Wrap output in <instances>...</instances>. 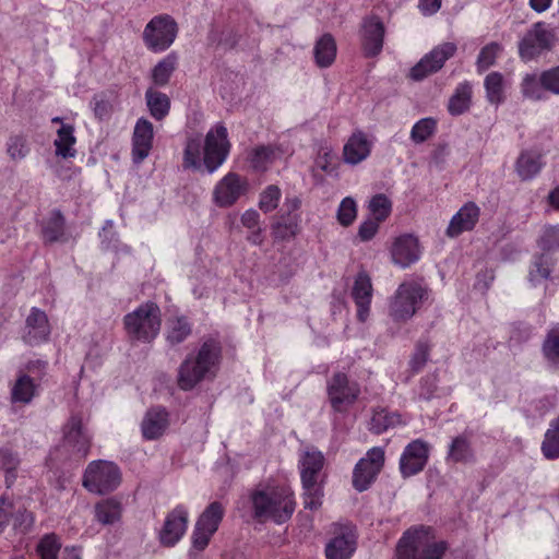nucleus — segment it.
I'll use <instances>...</instances> for the list:
<instances>
[{
	"instance_id": "obj_1",
	"label": "nucleus",
	"mask_w": 559,
	"mask_h": 559,
	"mask_svg": "<svg viewBox=\"0 0 559 559\" xmlns=\"http://www.w3.org/2000/svg\"><path fill=\"white\" fill-rule=\"evenodd\" d=\"M252 518L259 523L287 522L296 507L293 491L286 486L260 485L250 495Z\"/></svg>"
},
{
	"instance_id": "obj_2",
	"label": "nucleus",
	"mask_w": 559,
	"mask_h": 559,
	"mask_svg": "<svg viewBox=\"0 0 559 559\" xmlns=\"http://www.w3.org/2000/svg\"><path fill=\"white\" fill-rule=\"evenodd\" d=\"M221 358V345L217 341L206 340L195 356L189 355L179 366L177 384L183 391H190L201 381L214 377Z\"/></svg>"
},
{
	"instance_id": "obj_3",
	"label": "nucleus",
	"mask_w": 559,
	"mask_h": 559,
	"mask_svg": "<svg viewBox=\"0 0 559 559\" xmlns=\"http://www.w3.org/2000/svg\"><path fill=\"white\" fill-rule=\"evenodd\" d=\"M449 545L436 540L429 526H412L405 531L396 545V559H441Z\"/></svg>"
},
{
	"instance_id": "obj_4",
	"label": "nucleus",
	"mask_w": 559,
	"mask_h": 559,
	"mask_svg": "<svg viewBox=\"0 0 559 559\" xmlns=\"http://www.w3.org/2000/svg\"><path fill=\"white\" fill-rule=\"evenodd\" d=\"M128 335L136 341L151 342L160 330V310L154 302H145L124 319Z\"/></svg>"
},
{
	"instance_id": "obj_5",
	"label": "nucleus",
	"mask_w": 559,
	"mask_h": 559,
	"mask_svg": "<svg viewBox=\"0 0 559 559\" xmlns=\"http://www.w3.org/2000/svg\"><path fill=\"white\" fill-rule=\"evenodd\" d=\"M324 456L320 451L308 450L300 460V473L305 489V508L314 510L321 506L322 490L317 485L318 473L322 469Z\"/></svg>"
},
{
	"instance_id": "obj_6",
	"label": "nucleus",
	"mask_w": 559,
	"mask_h": 559,
	"mask_svg": "<svg viewBox=\"0 0 559 559\" xmlns=\"http://www.w3.org/2000/svg\"><path fill=\"white\" fill-rule=\"evenodd\" d=\"M121 474L116 464L109 461H93L84 473L83 486L93 493L105 495L120 485Z\"/></svg>"
},
{
	"instance_id": "obj_7",
	"label": "nucleus",
	"mask_w": 559,
	"mask_h": 559,
	"mask_svg": "<svg viewBox=\"0 0 559 559\" xmlns=\"http://www.w3.org/2000/svg\"><path fill=\"white\" fill-rule=\"evenodd\" d=\"M177 32V23L171 16L157 15L146 24L143 40L150 50L164 51L174 43Z\"/></svg>"
},
{
	"instance_id": "obj_8",
	"label": "nucleus",
	"mask_w": 559,
	"mask_h": 559,
	"mask_svg": "<svg viewBox=\"0 0 559 559\" xmlns=\"http://www.w3.org/2000/svg\"><path fill=\"white\" fill-rule=\"evenodd\" d=\"M555 34L545 23H535L519 44V53L524 61H530L552 48Z\"/></svg>"
},
{
	"instance_id": "obj_9",
	"label": "nucleus",
	"mask_w": 559,
	"mask_h": 559,
	"mask_svg": "<svg viewBox=\"0 0 559 559\" xmlns=\"http://www.w3.org/2000/svg\"><path fill=\"white\" fill-rule=\"evenodd\" d=\"M425 290L416 283H403L399 286L390 306V314L395 321H406L419 307Z\"/></svg>"
},
{
	"instance_id": "obj_10",
	"label": "nucleus",
	"mask_w": 559,
	"mask_h": 559,
	"mask_svg": "<svg viewBox=\"0 0 559 559\" xmlns=\"http://www.w3.org/2000/svg\"><path fill=\"white\" fill-rule=\"evenodd\" d=\"M225 509L218 501L210 503L199 516L192 534V546L197 550H204L212 536L218 530Z\"/></svg>"
},
{
	"instance_id": "obj_11",
	"label": "nucleus",
	"mask_w": 559,
	"mask_h": 559,
	"mask_svg": "<svg viewBox=\"0 0 559 559\" xmlns=\"http://www.w3.org/2000/svg\"><path fill=\"white\" fill-rule=\"evenodd\" d=\"M63 449L70 460L81 461L86 457L91 448V436L82 419L72 416L63 429Z\"/></svg>"
},
{
	"instance_id": "obj_12",
	"label": "nucleus",
	"mask_w": 559,
	"mask_h": 559,
	"mask_svg": "<svg viewBox=\"0 0 559 559\" xmlns=\"http://www.w3.org/2000/svg\"><path fill=\"white\" fill-rule=\"evenodd\" d=\"M384 465V450L380 447L370 449L366 456L360 459L353 472V486L358 491L367 490L376 480Z\"/></svg>"
},
{
	"instance_id": "obj_13",
	"label": "nucleus",
	"mask_w": 559,
	"mask_h": 559,
	"mask_svg": "<svg viewBox=\"0 0 559 559\" xmlns=\"http://www.w3.org/2000/svg\"><path fill=\"white\" fill-rule=\"evenodd\" d=\"M227 135V129L223 124H217L207 132L203 147V164L209 173H213L225 162L229 153Z\"/></svg>"
},
{
	"instance_id": "obj_14",
	"label": "nucleus",
	"mask_w": 559,
	"mask_h": 559,
	"mask_svg": "<svg viewBox=\"0 0 559 559\" xmlns=\"http://www.w3.org/2000/svg\"><path fill=\"white\" fill-rule=\"evenodd\" d=\"M329 399L336 412H344L355 403L360 394V388L356 382L348 380L344 373L333 376L328 385Z\"/></svg>"
},
{
	"instance_id": "obj_15",
	"label": "nucleus",
	"mask_w": 559,
	"mask_h": 559,
	"mask_svg": "<svg viewBox=\"0 0 559 559\" xmlns=\"http://www.w3.org/2000/svg\"><path fill=\"white\" fill-rule=\"evenodd\" d=\"M455 51L456 46L453 43H443L437 46L411 69V79L420 81L429 74L439 71Z\"/></svg>"
},
{
	"instance_id": "obj_16",
	"label": "nucleus",
	"mask_w": 559,
	"mask_h": 559,
	"mask_svg": "<svg viewBox=\"0 0 559 559\" xmlns=\"http://www.w3.org/2000/svg\"><path fill=\"white\" fill-rule=\"evenodd\" d=\"M429 459V444L416 439L408 443L400 459V472L404 478L420 473Z\"/></svg>"
},
{
	"instance_id": "obj_17",
	"label": "nucleus",
	"mask_w": 559,
	"mask_h": 559,
	"mask_svg": "<svg viewBox=\"0 0 559 559\" xmlns=\"http://www.w3.org/2000/svg\"><path fill=\"white\" fill-rule=\"evenodd\" d=\"M357 535L353 526H338L335 536L328 543L325 554L329 559H348L356 549Z\"/></svg>"
},
{
	"instance_id": "obj_18",
	"label": "nucleus",
	"mask_w": 559,
	"mask_h": 559,
	"mask_svg": "<svg viewBox=\"0 0 559 559\" xmlns=\"http://www.w3.org/2000/svg\"><path fill=\"white\" fill-rule=\"evenodd\" d=\"M246 190V180L237 174L229 173L216 185L214 201L221 207L231 206Z\"/></svg>"
},
{
	"instance_id": "obj_19",
	"label": "nucleus",
	"mask_w": 559,
	"mask_h": 559,
	"mask_svg": "<svg viewBox=\"0 0 559 559\" xmlns=\"http://www.w3.org/2000/svg\"><path fill=\"white\" fill-rule=\"evenodd\" d=\"M188 524V512L182 506L175 508L166 516L160 531V543L165 546H174L183 536Z\"/></svg>"
},
{
	"instance_id": "obj_20",
	"label": "nucleus",
	"mask_w": 559,
	"mask_h": 559,
	"mask_svg": "<svg viewBox=\"0 0 559 559\" xmlns=\"http://www.w3.org/2000/svg\"><path fill=\"white\" fill-rule=\"evenodd\" d=\"M153 124L145 118H140L134 127L132 136V158L136 164L142 163L153 146Z\"/></svg>"
},
{
	"instance_id": "obj_21",
	"label": "nucleus",
	"mask_w": 559,
	"mask_h": 559,
	"mask_svg": "<svg viewBox=\"0 0 559 559\" xmlns=\"http://www.w3.org/2000/svg\"><path fill=\"white\" fill-rule=\"evenodd\" d=\"M49 334L50 325L47 314L38 308H32L25 322L24 342L29 345H37L47 341Z\"/></svg>"
},
{
	"instance_id": "obj_22",
	"label": "nucleus",
	"mask_w": 559,
	"mask_h": 559,
	"mask_svg": "<svg viewBox=\"0 0 559 559\" xmlns=\"http://www.w3.org/2000/svg\"><path fill=\"white\" fill-rule=\"evenodd\" d=\"M38 388L37 379L21 370L11 384L10 400L13 404L27 405L38 394Z\"/></svg>"
},
{
	"instance_id": "obj_23",
	"label": "nucleus",
	"mask_w": 559,
	"mask_h": 559,
	"mask_svg": "<svg viewBox=\"0 0 559 559\" xmlns=\"http://www.w3.org/2000/svg\"><path fill=\"white\" fill-rule=\"evenodd\" d=\"M479 214L480 210L475 203L464 204L450 221L447 235L454 238L464 231L472 230L478 222Z\"/></svg>"
},
{
	"instance_id": "obj_24",
	"label": "nucleus",
	"mask_w": 559,
	"mask_h": 559,
	"mask_svg": "<svg viewBox=\"0 0 559 559\" xmlns=\"http://www.w3.org/2000/svg\"><path fill=\"white\" fill-rule=\"evenodd\" d=\"M383 36V23L377 16H370L364 20L362 46L367 56H377L382 50Z\"/></svg>"
},
{
	"instance_id": "obj_25",
	"label": "nucleus",
	"mask_w": 559,
	"mask_h": 559,
	"mask_svg": "<svg viewBox=\"0 0 559 559\" xmlns=\"http://www.w3.org/2000/svg\"><path fill=\"white\" fill-rule=\"evenodd\" d=\"M447 461L454 464H472L476 461V452L472 443V437L461 433L453 437L449 443Z\"/></svg>"
},
{
	"instance_id": "obj_26",
	"label": "nucleus",
	"mask_w": 559,
	"mask_h": 559,
	"mask_svg": "<svg viewBox=\"0 0 559 559\" xmlns=\"http://www.w3.org/2000/svg\"><path fill=\"white\" fill-rule=\"evenodd\" d=\"M352 295L357 306V318L359 321L365 322L369 316L372 297L371 281L365 272H360L357 275Z\"/></svg>"
},
{
	"instance_id": "obj_27",
	"label": "nucleus",
	"mask_w": 559,
	"mask_h": 559,
	"mask_svg": "<svg viewBox=\"0 0 559 559\" xmlns=\"http://www.w3.org/2000/svg\"><path fill=\"white\" fill-rule=\"evenodd\" d=\"M392 260L395 264L406 267L419 259V245L412 235L399 237L392 247Z\"/></svg>"
},
{
	"instance_id": "obj_28",
	"label": "nucleus",
	"mask_w": 559,
	"mask_h": 559,
	"mask_svg": "<svg viewBox=\"0 0 559 559\" xmlns=\"http://www.w3.org/2000/svg\"><path fill=\"white\" fill-rule=\"evenodd\" d=\"M370 151L371 142L367 135L361 131L354 132L343 147L344 162L357 165L370 155Z\"/></svg>"
},
{
	"instance_id": "obj_29",
	"label": "nucleus",
	"mask_w": 559,
	"mask_h": 559,
	"mask_svg": "<svg viewBox=\"0 0 559 559\" xmlns=\"http://www.w3.org/2000/svg\"><path fill=\"white\" fill-rule=\"evenodd\" d=\"M168 427V413L163 407H154L146 412L142 424V435L146 440H156Z\"/></svg>"
},
{
	"instance_id": "obj_30",
	"label": "nucleus",
	"mask_w": 559,
	"mask_h": 559,
	"mask_svg": "<svg viewBox=\"0 0 559 559\" xmlns=\"http://www.w3.org/2000/svg\"><path fill=\"white\" fill-rule=\"evenodd\" d=\"M41 236L45 243L67 242L66 219L59 211H53L41 224Z\"/></svg>"
},
{
	"instance_id": "obj_31",
	"label": "nucleus",
	"mask_w": 559,
	"mask_h": 559,
	"mask_svg": "<svg viewBox=\"0 0 559 559\" xmlns=\"http://www.w3.org/2000/svg\"><path fill=\"white\" fill-rule=\"evenodd\" d=\"M191 333L192 325L183 316L171 318L166 323V341L173 346L185 342Z\"/></svg>"
},
{
	"instance_id": "obj_32",
	"label": "nucleus",
	"mask_w": 559,
	"mask_h": 559,
	"mask_svg": "<svg viewBox=\"0 0 559 559\" xmlns=\"http://www.w3.org/2000/svg\"><path fill=\"white\" fill-rule=\"evenodd\" d=\"M145 100L150 114L154 119L163 120L169 114L170 99L166 94L148 88L145 92Z\"/></svg>"
},
{
	"instance_id": "obj_33",
	"label": "nucleus",
	"mask_w": 559,
	"mask_h": 559,
	"mask_svg": "<svg viewBox=\"0 0 559 559\" xmlns=\"http://www.w3.org/2000/svg\"><path fill=\"white\" fill-rule=\"evenodd\" d=\"M556 261L551 255L540 253L536 255L532 262L528 272V280L532 284L536 285L545 280H548Z\"/></svg>"
},
{
	"instance_id": "obj_34",
	"label": "nucleus",
	"mask_w": 559,
	"mask_h": 559,
	"mask_svg": "<svg viewBox=\"0 0 559 559\" xmlns=\"http://www.w3.org/2000/svg\"><path fill=\"white\" fill-rule=\"evenodd\" d=\"M540 155L534 152H523L516 160V173L522 180H530L542 169Z\"/></svg>"
},
{
	"instance_id": "obj_35",
	"label": "nucleus",
	"mask_w": 559,
	"mask_h": 559,
	"mask_svg": "<svg viewBox=\"0 0 559 559\" xmlns=\"http://www.w3.org/2000/svg\"><path fill=\"white\" fill-rule=\"evenodd\" d=\"M122 512L121 503L116 499H105L95 506V518L104 524H114L120 520Z\"/></svg>"
},
{
	"instance_id": "obj_36",
	"label": "nucleus",
	"mask_w": 559,
	"mask_h": 559,
	"mask_svg": "<svg viewBox=\"0 0 559 559\" xmlns=\"http://www.w3.org/2000/svg\"><path fill=\"white\" fill-rule=\"evenodd\" d=\"M75 142L74 128L71 124H62L57 131V139L55 140L56 154L63 158L74 157L76 152L73 145Z\"/></svg>"
},
{
	"instance_id": "obj_37",
	"label": "nucleus",
	"mask_w": 559,
	"mask_h": 559,
	"mask_svg": "<svg viewBox=\"0 0 559 559\" xmlns=\"http://www.w3.org/2000/svg\"><path fill=\"white\" fill-rule=\"evenodd\" d=\"M336 56V44L330 34L323 35L314 46L316 62L321 68L332 64Z\"/></svg>"
},
{
	"instance_id": "obj_38",
	"label": "nucleus",
	"mask_w": 559,
	"mask_h": 559,
	"mask_svg": "<svg viewBox=\"0 0 559 559\" xmlns=\"http://www.w3.org/2000/svg\"><path fill=\"white\" fill-rule=\"evenodd\" d=\"M472 86L468 82L461 83L449 100L448 109L451 115L459 116L465 112L471 105Z\"/></svg>"
},
{
	"instance_id": "obj_39",
	"label": "nucleus",
	"mask_w": 559,
	"mask_h": 559,
	"mask_svg": "<svg viewBox=\"0 0 559 559\" xmlns=\"http://www.w3.org/2000/svg\"><path fill=\"white\" fill-rule=\"evenodd\" d=\"M299 215L286 216V214H281L278 221L272 226L274 237L281 240L295 237L299 230Z\"/></svg>"
},
{
	"instance_id": "obj_40",
	"label": "nucleus",
	"mask_w": 559,
	"mask_h": 559,
	"mask_svg": "<svg viewBox=\"0 0 559 559\" xmlns=\"http://www.w3.org/2000/svg\"><path fill=\"white\" fill-rule=\"evenodd\" d=\"M542 452L548 460L559 457V416L550 423L545 433Z\"/></svg>"
},
{
	"instance_id": "obj_41",
	"label": "nucleus",
	"mask_w": 559,
	"mask_h": 559,
	"mask_svg": "<svg viewBox=\"0 0 559 559\" xmlns=\"http://www.w3.org/2000/svg\"><path fill=\"white\" fill-rule=\"evenodd\" d=\"M20 465L19 455L11 449H0V468L5 473L7 487H11L16 479V471Z\"/></svg>"
},
{
	"instance_id": "obj_42",
	"label": "nucleus",
	"mask_w": 559,
	"mask_h": 559,
	"mask_svg": "<svg viewBox=\"0 0 559 559\" xmlns=\"http://www.w3.org/2000/svg\"><path fill=\"white\" fill-rule=\"evenodd\" d=\"M486 98L490 104L499 105L503 102V76L499 72H491L485 78Z\"/></svg>"
},
{
	"instance_id": "obj_43",
	"label": "nucleus",
	"mask_w": 559,
	"mask_h": 559,
	"mask_svg": "<svg viewBox=\"0 0 559 559\" xmlns=\"http://www.w3.org/2000/svg\"><path fill=\"white\" fill-rule=\"evenodd\" d=\"M401 423L399 414H390L385 409L374 411L370 419L369 430L380 435Z\"/></svg>"
},
{
	"instance_id": "obj_44",
	"label": "nucleus",
	"mask_w": 559,
	"mask_h": 559,
	"mask_svg": "<svg viewBox=\"0 0 559 559\" xmlns=\"http://www.w3.org/2000/svg\"><path fill=\"white\" fill-rule=\"evenodd\" d=\"M545 359L555 367H559V326L550 329L543 343Z\"/></svg>"
},
{
	"instance_id": "obj_45",
	"label": "nucleus",
	"mask_w": 559,
	"mask_h": 559,
	"mask_svg": "<svg viewBox=\"0 0 559 559\" xmlns=\"http://www.w3.org/2000/svg\"><path fill=\"white\" fill-rule=\"evenodd\" d=\"M176 69V57L168 55L160 60L152 71V79L155 85L165 86Z\"/></svg>"
},
{
	"instance_id": "obj_46",
	"label": "nucleus",
	"mask_w": 559,
	"mask_h": 559,
	"mask_svg": "<svg viewBox=\"0 0 559 559\" xmlns=\"http://www.w3.org/2000/svg\"><path fill=\"white\" fill-rule=\"evenodd\" d=\"M538 247L542 253L551 255L559 251V225L546 226L538 239Z\"/></svg>"
},
{
	"instance_id": "obj_47",
	"label": "nucleus",
	"mask_w": 559,
	"mask_h": 559,
	"mask_svg": "<svg viewBox=\"0 0 559 559\" xmlns=\"http://www.w3.org/2000/svg\"><path fill=\"white\" fill-rule=\"evenodd\" d=\"M60 549L61 543L59 537L53 533L44 535L36 547L40 559H58Z\"/></svg>"
},
{
	"instance_id": "obj_48",
	"label": "nucleus",
	"mask_w": 559,
	"mask_h": 559,
	"mask_svg": "<svg viewBox=\"0 0 559 559\" xmlns=\"http://www.w3.org/2000/svg\"><path fill=\"white\" fill-rule=\"evenodd\" d=\"M437 129V120L428 117L417 121L411 131V139L414 143L420 144L427 141Z\"/></svg>"
},
{
	"instance_id": "obj_49",
	"label": "nucleus",
	"mask_w": 559,
	"mask_h": 559,
	"mask_svg": "<svg viewBox=\"0 0 559 559\" xmlns=\"http://www.w3.org/2000/svg\"><path fill=\"white\" fill-rule=\"evenodd\" d=\"M368 209L374 219L382 222L390 215L392 203L385 194L379 193L369 201Z\"/></svg>"
},
{
	"instance_id": "obj_50",
	"label": "nucleus",
	"mask_w": 559,
	"mask_h": 559,
	"mask_svg": "<svg viewBox=\"0 0 559 559\" xmlns=\"http://www.w3.org/2000/svg\"><path fill=\"white\" fill-rule=\"evenodd\" d=\"M201 150H202V141L200 138L190 139L187 142V145L185 148V158H183L185 167L195 168V169H199L202 167Z\"/></svg>"
},
{
	"instance_id": "obj_51",
	"label": "nucleus",
	"mask_w": 559,
	"mask_h": 559,
	"mask_svg": "<svg viewBox=\"0 0 559 559\" xmlns=\"http://www.w3.org/2000/svg\"><path fill=\"white\" fill-rule=\"evenodd\" d=\"M501 51V46L498 43H490L486 45L477 57V69L483 72L495 64L496 58Z\"/></svg>"
},
{
	"instance_id": "obj_52",
	"label": "nucleus",
	"mask_w": 559,
	"mask_h": 559,
	"mask_svg": "<svg viewBox=\"0 0 559 559\" xmlns=\"http://www.w3.org/2000/svg\"><path fill=\"white\" fill-rule=\"evenodd\" d=\"M29 152L26 139L23 135H12L7 142V153L12 160L24 159Z\"/></svg>"
},
{
	"instance_id": "obj_53",
	"label": "nucleus",
	"mask_w": 559,
	"mask_h": 559,
	"mask_svg": "<svg viewBox=\"0 0 559 559\" xmlns=\"http://www.w3.org/2000/svg\"><path fill=\"white\" fill-rule=\"evenodd\" d=\"M281 194V189L277 186L271 185L266 187L260 197V210H262L264 213H269L275 210L278 205Z\"/></svg>"
},
{
	"instance_id": "obj_54",
	"label": "nucleus",
	"mask_w": 559,
	"mask_h": 559,
	"mask_svg": "<svg viewBox=\"0 0 559 559\" xmlns=\"http://www.w3.org/2000/svg\"><path fill=\"white\" fill-rule=\"evenodd\" d=\"M357 207L352 198H345L337 210V221L343 226H349L356 218Z\"/></svg>"
},
{
	"instance_id": "obj_55",
	"label": "nucleus",
	"mask_w": 559,
	"mask_h": 559,
	"mask_svg": "<svg viewBox=\"0 0 559 559\" xmlns=\"http://www.w3.org/2000/svg\"><path fill=\"white\" fill-rule=\"evenodd\" d=\"M13 527L21 533L28 532L34 524L33 513L27 511L26 509L15 508L13 506Z\"/></svg>"
},
{
	"instance_id": "obj_56",
	"label": "nucleus",
	"mask_w": 559,
	"mask_h": 559,
	"mask_svg": "<svg viewBox=\"0 0 559 559\" xmlns=\"http://www.w3.org/2000/svg\"><path fill=\"white\" fill-rule=\"evenodd\" d=\"M539 82L543 88L559 95V66L543 71Z\"/></svg>"
},
{
	"instance_id": "obj_57",
	"label": "nucleus",
	"mask_w": 559,
	"mask_h": 559,
	"mask_svg": "<svg viewBox=\"0 0 559 559\" xmlns=\"http://www.w3.org/2000/svg\"><path fill=\"white\" fill-rule=\"evenodd\" d=\"M542 85L535 74H526L522 82V93L526 98L538 100L542 98Z\"/></svg>"
},
{
	"instance_id": "obj_58",
	"label": "nucleus",
	"mask_w": 559,
	"mask_h": 559,
	"mask_svg": "<svg viewBox=\"0 0 559 559\" xmlns=\"http://www.w3.org/2000/svg\"><path fill=\"white\" fill-rule=\"evenodd\" d=\"M274 152L267 146H260L252 151L251 164L255 169H264L266 164L271 162Z\"/></svg>"
},
{
	"instance_id": "obj_59",
	"label": "nucleus",
	"mask_w": 559,
	"mask_h": 559,
	"mask_svg": "<svg viewBox=\"0 0 559 559\" xmlns=\"http://www.w3.org/2000/svg\"><path fill=\"white\" fill-rule=\"evenodd\" d=\"M429 357V347L425 343H418L415 353L409 361L413 371H419L427 362Z\"/></svg>"
},
{
	"instance_id": "obj_60",
	"label": "nucleus",
	"mask_w": 559,
	"mask_h": 559,
	"mask_svg": "<svg viewBox=\"0 0 559 559\" xmlns=\"http://www.w3.org/2000/svg\"><path fill=\"white\" fill-rule=\"evenodd\" d=\"M380 222L374 218H368L362 222L358 229V236L362 241H368L377 234Z\"/></svg>"
},
{
	"instance_id": "obj_61",
	"label": "nucleus",
	"mask_w": 559,
	"mask_h": 559,
	"mask_svg": "<svg viewBox=\"0 0 559 559\" xmlns=\"http://www.w3.org/2000/svg\"><path fill=\"white\" fill-rule=\"evenodd\" d=\"M93 110L98 119L108 118L111 112V104L103 96H95L92 100Z\"/></svg>"
},
{
	"instance_id": "obj_62",
	"label": "nucleus",
	"mask_w": 559,
	"mask_h": 559,
	"mask_svg": "<svg viewBox=\"0 0 559 559\" xmlns=\"http://www.w3.org/2000/svg\"><path fill=\"white\" fill-rule=\"evenodd\" d=\"M13 514V504L5 499H0V533L9 525Z\"/></svg>"
},
{
	"instance_id": "obj_63",
	"label": "nucleus",
	"mask_w": 559,
	"mask_h": 559,
	"mask_svg": "<svg viewBox=\"0 0 559 559\" xmlns=\"http://www.w3.org/2000/svg\"><path fill=\"white\" fill-rule=\"evenodd\" d=\"M241 224L249 230L261 227L259 213L255 210H247L241 215Z\"/></svg>"
},
{
	"instance_id": "obj_64",
	"label": "nucleus",
	"mask_w": 559,
	"mask_h": 559,
	"mask_svg": "<svg viewBox=\"0 0 559 559\" xmlns=\"http://www.w3.org/2000/svg\"><path fill=\"white\" fill-rule=\"evenodd\" d=\"M46 367H47V362L44 360H40V359L32 360V361L27 362L24 372L29 376L34 374L33 378H36L37 382L39 383L40 376L45 371Z\"/></svg>"
}]
</instances>
